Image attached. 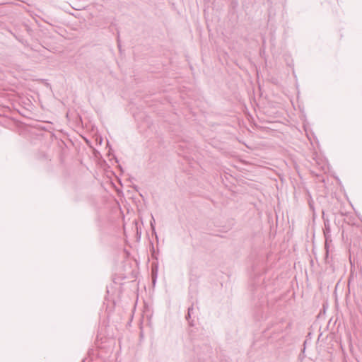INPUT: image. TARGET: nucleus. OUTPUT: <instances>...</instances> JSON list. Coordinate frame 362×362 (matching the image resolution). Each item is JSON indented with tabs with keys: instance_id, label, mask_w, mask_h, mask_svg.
Returning <instances> with one entry per match:
<instances>
[{
	"instance_id": "obj_1",
	"label": "nucleus",
	"mask_w": 362,
	"mask_h": 362,
	"mask_svg": "<svg viewBox=\"0 0 362 362\" xmlns=\"http://www.w3.org/2000/svg\"><path fill=\"white\" fill-rule=\"evenodd\" d=\"M194 308H193V306H190L189 308H188V311H187V315L186 316V319L187 320H189V318L191 317V314L193 311Z\"/></svg>"
},
{
	"instance_id": "obj_3",
	"label": "nucleus",
	"mask_w": 362,
	"mask_h": 362,
	"mask_svg": "<svg viewBox=\"0 0 362 362\" xmlns=\"http://www.w3.org/2000/svg\"><path fill=\"white\" fill-rule=\"evenodd\" d=\"M155 282H156V279H153V283L155 284Z\"/></svg>"
},
{
	"instance_id": "obj_2",
	"label": "nucleus",
	"mask_w": 362,
	"mask_h": 362,
	"mask_svg": "<svg viewBox=\"0 0 362 362\" xmlns=\"http://www.w3.org/2000/svg\"><path fill=\"white\" fill-rule=\"evenodd\" d=\"M154 222H155V220H154L153 217H152V221H151V226L153 233H154L156 235V233L155 232V227L153 225Z\"/></svg>"
}]
</instances>
